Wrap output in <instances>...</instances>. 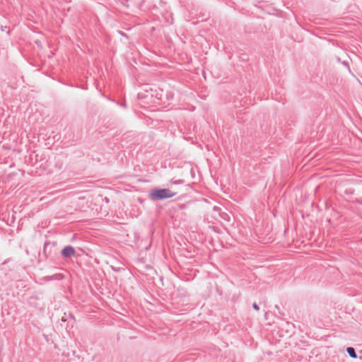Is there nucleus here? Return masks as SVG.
I'll use <instances>...</instances> for the list:
<instances>
[{
	"label": "nucleus",
	"instance_id": "obj_6",
	"mask_svg": "<svg viewBox=\"0 0 362 362\" xmlns=\"http://www.w3.org/2000/svg\"><path fill=\"white\" fill-rule=\"evenodd\" d=\"M252 307L255 310H259V307L258 306V305L256 303H254L252 304Z\"/></svg>",
	"mask_w": 362,
	"mask_h": 362
},
{
	"label": "nucleus",
	"instance_id": "obj_4",
	"mask_svg": "<svg viewBox=\"0 0 362 362\" xmlns=\"http://www.w3.org/2000/svg\"><path fill=\"white\" fill-rule=\"evenodd\" d=\"M220 216L225 221L229 222L230 221V216L226 212L220 213Z\"/></svg>",
	"mask_w": 362,
	"mask_h": 362
},
{
	"label": "nucleus",
	"instance_id": "obj_9",
	"mask_svg": "<svg viewBox=\"0 0 362 362\" xmlns=\"http://www.w3.org/2000/svg\"><path fill=\"white\" fill-rule=\"evenodd\" d=\"M346 193H349V194H352L353 193V190H351V189H347L346 191Z\"/></svg>",
	"mask_w": 362,
	"mask_h": 362
},
{
	"label": "nucleus",
	"instance_id": "obj_3",
	"mask_svg": "<svg viewBox=\"0 0 362 362\" xmlns=\"http://www.w3.org/2000/svg\"><path fill=\"white\" fill-rule=\"evenodd\" d=\"M346 352L348 353V354L349 355L350 357H351L353 358H357V354L356 353V351H355L354 348H353V347H348L346 349Z\"/></svg>",
	"mask_w": 362,
	"mask_h": 362
},
{
	"label": "nucleus",
	"instance_id": "obj_8",
	"mask_svg": "<svg viewBox=\"0 0 362 362\" xmlns=\"http://www.w3.org/2000/svg\"><path fill=\"white\" fill-rule=\"evenodd\" d=\"M356 203L362 205V198L356 199L355 201Z\"/></svg>",
	"mask_w": 362,
	"mask_h": 362
},
{
	"label": "nucleus",
	"instance_id": "obj_1",
	"mask_svg": "<svg viewBox=\"0 0 362 362\" xmlns=\"http://www.w3.org/2000/svg\"><path fill=\"white\" fill-rule=\"evenodd\" d=\"M176 194L177 192H172L169 189H156L150 192L148 197L152 201H157L171 198Z\"/></svg>",
	"mask_w": 362,
	"mask_h": 362
},
{
	"label": "nucleus",
	"instance_id": "obj_5",
	"mask_svg": "<svg viewBox=\"0 0 362 362\" xmlns=\"http://www.w3.org/2000/svg\"><path fill=\"white\" fill-rule=\"evenodd\" d=\"M47 278L49 279V280H52V279H58L59 280V279H62L63 278V276L61 274H57L52 276H47Z\"/></svg>",
	"mask_w": 362,
	"mask_h": 362
},
{
	"label": "nucleus",
	"instance_id": "obj_7",
	"mask_svg": "<svg viewBox=\"0 0 362 362\" xmlns=\"http://www.w3.org/2000/svg\"><path fill=\"white\" fill-rule=\"evenodd\" d=\"M182 182H183V181L182 180L172 181V183H173V184H180V183H182Z\"/></svg>",
	"mask_w": 362,
	"mask_h": 362
},
{
	"label": "nucleus",
	"instance_id": "obj_2",
	"mask_svg": "<svg viewBox=\"0 0 362 362\" xmlns=\"http://www.w3.org/2000/svg\"><path fill=\"white\" fill-rule=\"evenodd\" d=\"M76 251L74 247L71 245L66 246L62 250V255L64 258H69L75 255Z\"/></svg>",
	"mask_w": 362,
	"mask_h": 362
}]
</instances>
